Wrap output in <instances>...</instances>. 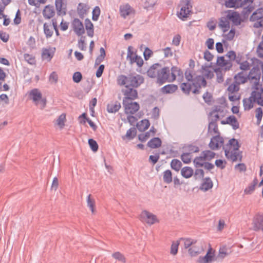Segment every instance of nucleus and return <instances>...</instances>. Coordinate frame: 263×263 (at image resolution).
Segmentation results:
<instances>
[{"mask_svg": "<svg viewBox=\"0 0 263 263\" xmlns=\"http://www.w3.org/2000/svg\"><path fill=\"white\" fill-rule=\"evenodd\" d=\"M224 141L220 135H216L213 136L209 143V147L213 150L218 149L223 144Z\"/></svg>", "mask_w": 263, "mask_h": 263, "instance_id": "nucleus-15", "label": "nucleus"}, {"mask_svg": "<svg viewBox=\"0 0 263 263\" xmlns=\"http://www.w3.org/2000/svg\"><path fill=\"white\" fill-rule=\"evenodd\" d=\"M213 186L212 181L210 179H207L202 185V187L205 190H208Z\"/></svg>", "mask_w": 263, "mask_h": 263, "instance_id": "nucleus-59", "label": "nucleus"}, {"mask_svg": "<svg viewBox=\"0 0 263 263\" xmlns=\"http://www.w3.org/2000/svg\"><path fill=\"white\" fill-rule=\"evenodd\" d=\"M88 144L91 148V149L93 152H97L98 149V145L97 142L92 139H90L88 140Z\"/></svg>", "mask_w": 263, "mask_h": 263, "instance_id": "nucleus-58", "label": "nucleus"}, {"mask_svg": "<svg viewBox=\"0 0 263 263\" xmlns=\"http://www.w3.org/2000/svg\"><path fill=\"white\" fill-rule=\"evenodd\" d=\"M143 77L139 74H130L128 77L120 75L117 78V83L120 86H125L126 88L128 87H138L143 83Z\"/></svg>", "mask_w": 263, "mask_h": 263, "instance_id": "nucleus-3", "label": "nucleus"}, {"mask_svg": "<svg viewBox=\"0 0 263 263\" xmlns=\"http://www.w3.org/2000/svg\"><path fill=\"white\" fill-rule=\"evenodd\" d=\"M150 125L149 122L148 120L144 119L140 121L137 124V127L140 131H145L149 127Z\"/></svg>", "mask_w": 263, "mask_h": 263, "instance_id": "nucleus-34", "label": "nucleus"}, {"mask_svg": "<svg viewBox=\"0 0 263 263\" xmlns=\"http://www.w3.org/2000/svg\"><path fill=\"white\" fill-rule=\"evenodd\" d=\"M226 16L229 21H231L234 24L236 25H240L242 20L239 12L229 10L227 12Z\"/></svg>", "mask_w": 263, "mask_h": 263, "instance_id": "nucleus-17", "label": "nucleus"}, {"mask_svg": "<svg viewBox=\"0 0 263 263\" xmlns=\"http://www.w3.org/2000/svg\"><path fill=\"white\" fill-rule=\"evenodd\" d=\"M217 64H218V65L221 67H224L225 66H227V65H230V67L231 66V64L227 60H226L223 57H220L218 58L217 60Z\"/></svg>", "mask_w": 263, "mask_h": 263, "instance_id": "nucleus-53", "label": "nucleus"}, {"mask_svg": "<svg viewBox=\"0 0 263 263\" xmlns=\"http://www.w3.org/2000/svg\"><path fill=\"white\" fill-rule=\"evenodd\" d=\"M223 117V115H222V112L220 111H213L211 114V121L215 122L216 123V122L218 120H222V118Z\"/></svg>", "mask_w": 263, "mask_h": 263, "instance_id": "nucleus-39", "label": "nucleus"}, {"mask_svg": "<svg viewBox=\"0 0 263 263\" xmlns=\"http://www.w3.org/2000/svg\"><path fill=\"white\" fill-rule=\"evenodd\" d=\"M162 51L165 58H170L173 55V52L170 47H166Z\"/></svg>", "mask_w": 263, "mask_h": 263, "instance_id": "nucleus-62", "label": "nucleus"}, {"mask_svg": "<svg viewBox=\"0 0 263 263\" xmlns=\"http://www.w3.org/2000/svg\"><path fill=\"white\" fill-rule=\"evenodd\" d=\"M86 203L87 206L91 211V214H95L96 213V201L91 195L89 194L87 196Z\"/></svg>", "mask_w": 263, "mask_h": 263, "instance_id": "nucleus-27", "label": "nucleus"}, {"mask_svg": "<svg viewBox=\"0 0 263 263\" xmlns=\"http://www.w3.org/2000/svg\"><path fill=\"white\" fill-rule=\"evenodd\" d=\"M29 97L33 102L41 109H43L46 105V99L42 97L41 92L38 89H33L29 92Z\"/></svg>", "mask_w": 263, "mask_h": 263, "instance_id": "nucleus-7", "label": "nucleus"}, {"mask_svg": "<svg viewBox=\"0 0 263 263\" xmlns=\"http://www.w3.org/2000/svg\"><path fill=\"white\" fill-rule=\"evenodd\" d=\"M177 86L173 84L165 85L161 88V91L163 93H172L176 91Z\"/></svg>", "mask_w": 263, "mask_h": 263, "instance_id": "nucleus-36", "label": "nucleus"}, {"mask_svg": "<svg viewBox=\"0 0 263 263\" xmlns=\"http://www.w3.org/2000/svg\"><path fill=\"white\" fill-rule=\"evenodd\" d=\"M120 13L122 17L126 18L135 14L134 9L128 4H124L120 7Z\"/></svg>", "mask_w": 263, "mask_h": 263, "instance_id": "nucleus-18", "label": "nucleus"}, {"mask_svg": "<svg viewBox=\"0 0 263 263\" xmlns=\"http://www.w3.org/2000/svg\"><path fill=\"white\" fill-rule=\"evenodd\" d=\"M241 0H227L225 2V6L227 8H241Z\"/></svg>", "mask_w": 263, "mask_h": 263, "instance_id": "nucleus-32", "label": "nucleus"}, {"mask_svg": "<svg viewBox=\"0 0 263 263\" xmlns=\"http://www.w3.org/2000/svg\"><path fill=\"white\" fill-rule=\"evenodd\" d=\"M147 145L152 148H158L161 146V141L159 138H154L148 142Z\"/></svg>", "mask_w": 263, "mask_h": 263, "instance_id": "nucleus-37", "label": "nucleus"}, {"mask_svg": "<svg viewBox=\"0 0 263 263\" xmlns=\"http://www.w3.org/2000/svg\"><path fill=\"white\" fill-rule=\"evenodd\" d=\"M253 228L255 231H263V214H258L255 215L253 220Z\"/></svg>", "mask_w": 263, "mask_h": 263, "instance_id": "nucleus-19", "label": "nucleus"}, {"mask_svg": "<svg viewBox=\"0 0 263 263\" xmlns=\"http://www.w3.org/2000/svg\"><path fill=\"white\" fill-rule=\"evenodd\" d=\"M148 77L157 79V83L162 85L166 82H172L176 79L177 76H182L183 73L181 69L173 66L170 69L168 67L162 68L159 63L152 65L147 71Z\"/></svg>", "mask_w": 263, "mask_h": 263, "instance_id": "nucleus-1", "label": "nucleus"}, {"mask_svg": "<svg viewBox=\"0 0 263 263\" xmlns=\"http://www.w3.org/2000/svg\"><path fill=\"white\" fill-rule=\"evenodd\" d=\"M206 160L204 159V156L196 157L194 161V163L197 166H203L204 163V161Z\"/></svg>", "mask_w": 263, "mask_h": 263, "instance_id": "nucleus-55", "label": "nucleus"}, {"mask_svg": "<svg viewBox=\"0 0 263 263\" xmlns=\"http://www.w3.org/2000/svg\"><path fill=\"white\" fill-rule=\"evenodd\" d=\"M124 112L126 115H132L136 114L140 108L139 104L136 102H123Z\"/></svg>", "mask_w": 263, "mask_h": 263, "instance_id": "nucleus-10", "label": "nucleus"}, {"mask_svg": "<svg viewBox=\"0 0 263 263\" xmlns=\"http://www.w3.org/2000/svg\"><path fill=\"white\" fill-rule=\"evenodd\" d=\"M72 28L74 32L79 36L83 34L85 29L83 23L78 18H75L72 23Z\"/></svg>", "mask_w": 263, "mask_h": 263, "instance_id": "nucleus-20", "label": "nucleus"}, {"mask_svg": "<svg viewBox=\"0 0 263 263\" xmlns=\"http://www.w3.org/2000/svg\"><path fill=\"white\" fill-rule=\"evenodd\" d=\"M251 97L258 104L263 106V88L259 90L253 91L251 93Z\"/></svg>", "mask_w": 263, "mask_h": 263, "instance_id": "nucleus-23", "label": "nucleus"}, {"mask_svg": "<svg viewBox=\"0 0 263 263\" xmlns=\"http://www.w3.org/2000/svg\"><path fill=\"white\" fill-rule=\"evenodd\" d=\"M185 77L186 79L192 83L195 88L193 90V92L195 94L199 93V89L201 86H205L206 83L204 78L201 76L194 78L193 71L187 69L185 72Z\"/></svg>", "mask_w": 263, "mask_h": 263, "instance_id": "nucleus-5", "label": "nucleus"}, {"mask_svg": "<svg viewBox=\"0 0 263 263\" xmlns=\"http://www.w3.org/2000/svg\"><path fill=\"white\" fill-rule=\"evenodd\" d=\"M257 180L254 179L253 182L250 184L244 190V193L246 195H249L253 193L255 189V186L257 185Z\"/></svg>", "mask_w": 263, "mask_h": 263, "instance_id": "nucleus-40", "label": "nucleus"}, {"mask_svg": "<svg viewBox=\"0 0 263 263\" xmlns=\"http://www.w3.org/2000/svg\"><path fill=\"white\" fill-rule=\"evenodd\" d=\"M181 240L184 248H189L188 252L191 256H196L203 253L204 245L201 242L191 238H183Z\"/></svg>", "mask_w": 263, "mask_h": 263, "instance_id": "nucleus-4", "label": "nucleus"}, {"mask_svg": "<svg viewBox=\"0 0 263 263\" xmlns=\"http://www.w3.org/2000/svg\"><path fill=\"white\" fill-rule=\"evenodd\" d=\"M163 180L167 183L172 181V174L170 170H166L163 173Z\"/></svg>", "mask_w": 263, "mask_h": 263, "instance_id": "nucleus-49", "label": "nucleus"}, {"mask_svg": "<svg viewBox=\"0 0 263 263\" xmlns=\"http://www.w3.org/2000/svg\"><path fill=\"white\" fill-rule=\"evenodd\" d=\"M203 155L206 160H209L214 157L215 153L210 151H206L203 152Z\"/></svg>", "mask_w": 263, "mask_h": 263, "instance_id": "nucleus-60", "label": "nucleus"}, {"mask_svg": "<svg viewBox=\"0 0 263 263\" xmlns=\"http://www.w3.org/2000/svg\"><path fill=\"white\" fill-rule=\"evenodd\" d=\"M66 122V115L62 113L54 121V126L60 130L63 129Z\"/></svg>", "mask_w": 263, "mask_h": 263, "instance_id": "nucleus-21", "label": "nucleus"}, {"mask_svg": "<svg viewBox=\"0 0 263 263\" xmlns=\"http://www.w3.org/2000/svg\"><path fill=\"white\" fill-rule=\"evenodd\" d=\"M235 83L238 85L246 83L248 80V76L243 72H239L235 77Z\"/></svg>", "mask_w": 263, "mask_h": 263, "instance_id": "nucleus-31", "label": "nucleus"}, {"mask_svg": "<svg viewBox=\"0 0 263 263\" xmlns=\"http://www.w3.org/2000/svg\"><path fill=\"white\" fill-rule=\"evenodd\" d=\"M53 28L49 24L45 23L44 25V30L47 37H50L53 34Z\"/></svg>", "mask_w": 263, "mask_h": 263, "instance_id": "nucleus-43", "label": "nucleus"}, {"mask_svg": "<svg viewBox=\"0 0 263 263\" xmlns=\"http://www.w3.org/2000/svg\"><path fill=\"white\" fill-rule=\"evenodd\" d=\"M179 242L178 241H173L171 247L170 253L173 255L177 254L178 250Z\"/></svg>", "mask_w": 263, "mask_h": 263, "instance_id": "nucleus-50", "label": "nucleus"}, {"mask_svg": "<svg viewBox=\"0 0 263 263\" xmlns=\"http://www.w3.org/2000/svg\"><path fill=\"white\" fill-rule=\"evenodd\" d=\"M208 135L209 136H216L220 135L217 124L216 122L210 121L208 127Z\"/></svg>", "mask_w": 263, "mask_h": 263, "instance_id": "nucleus-28", "label": "nucleus"}, {"mask_svg": "<svg viewBox=\"0 0 263 263\" xmlns=\"http://www.w3.org/2000/svg\"><path fill=\"white\" fill-rule=\"evenodd\" d=\"M255 113H256V118L257 120V123L259 124L261 120L262 115H263V112L262 109L260 107H258L256 108L255 110Z\"/></svg>", "mask_w": 263, "mask_h": 263, "instance_id": "nucleus-56", "label": "nucleus"}, {"mask_svg": "<svg viewBox=\"0 0 263 263\" xmlns=\"http://www.w3.org/2000/svg\"><path fill=\"white\" fill-rule=\"evenodd\" d=\"M100 55L96 59L95 64H99L101 62L103 61L105 57V51L103 47L100 48Z\"/></svg>", "mask_w": 263, "mask_h": 263, "instance_id": "nucleus-51", "label": "nucleus"}, {"mask_svg": "<svg viewBox=\"0 0 263 263\" xmlns=\"http://www.w3.org/2000/svg\"><path fill=\"white\" fill-rule=\"evenodd\" d=\"M250 82L254 85V88L257 89V86L260 78V71L258 68H253L250 71L248 76Z\"/></svg>", "mask_w": 263, "mask_h": 263, "instance_id": "nucleus-11", "label": "nucleus"}, {"mask_svg": "<svg viewBox=\"0 0 263 263\" xmlns=\"http://www.w3.org/2000/svg\"><path fill=\"white\" fill-rule=\"evenodd\" d=\"M55 14L53 6L51 5L46 6L43 10L42 14L43 17L46 20H49L52 18Z\"/></svg>", "mask_w": 263, "mask_h": 263, "instance_id": "nucleus-22", "label": "nucleus"}, {"mask_svg": "<svg viewBox=\"0 0 263 263\" xmlns=\"http://www.w3.org/2000/svg\"><path fill=\"white\" fill-rule=\"evenodd\" d=\"M138 218L142 223L148 226H151L159 222V219L157 215L146 210L141 211L138 216Z\"/></svg>", "mask_w": 263, "mask_h": 263, "instance_id": "nucleus-6", "label": "nucleus"}, {"mask_svg": "<svg viewBox=\"0 0 263 263\" xmlns=\"http://www.w3.org/2000/svg\"><path fill=\"white\" fill-rule=\"evenodd\" d=\"M24 59L29 64L33 65L35 63V57L31 54L26 53L24 55Z\"/></svg>", "mask_w": 263, "mask_h": 263, "instance_id": "nucleus-54", "label": "nucleus"}, {"mask_svg": "<svg viewBox=\"0 0 263 263\" xmlns=\"http://www.w3.org/2000/svg\"><path fill=\"white\" fill-rule=\"evenodd\" d=\"M253 98L251 96L249 98L243 100V107L245 110H250L253 107Z\"/></svg>", "mask_w": 263, "mask_h": 263, "instance_id": "nucleus-41", "label": "nucleus"}, {"mask_svg": "<svg viewBox=\"0 0 263 263\" xmlns=\"http://www.w3.org/2000/svg\"><path fill=\"white\" fill-rule=\"evenodd\" d=\"M171 166L173 170L179 171L182 166V163L177 159H173L171 161Z\"/></svg>", "mask_w": 263, "mask_h": 263, "instance_id": "nucleus-47", "label": "nucleus"}, {"mask_svg": "<svg viewBox=\"0 0 263 263\" xmlns=\"http://www.w3.org/2000/svg\"><path fill=\"white\" fill-rule=\"evenodd\" d=\"M49 82L51 83L55 84L58 80V76L55 72H52L49 78Z\"/></svg>", "mask_w": 263, "mask_h": 263, "instance_id": "nucleus-64", "label": "nucleus"}, {"mask_svg": "<svg viewBox=\"0 0 263 263\" xmlns=\"http://www.w3.org/2000/svg\"><path fill=\"white\" fill-rule=\"evenodd\" d=\"M136 131L135 128H130L128 130L126 134V137L128 139H132L135 137Z\"/></svg>", "mask_w": 263, "mask_h": 263, "instance_id": "nucleus-61", "label": "nucleus"}, {"mask_svg": "<svg viewBox=\"0 0 263 263\" xmlns=\"http://www.w3.org/2000/svg\"><path fill=\"white\" fill-rule=\"evenodd\" d=\"M89 10V7L87 4L79 3L77 7V11L80 16L86 14Z\"/></svg>", "mask_w": 263, "mask_h": 263, "instance_id": "nucleus-30", "label": "nucleus"}, {"mask_svg": "<svg viewBox=\"0 0 263 263\" xmlns=\"http://www.w3.org/2000/svg\"><path fill=\"white\" fill-rule=\"evenodd\" d=\"M55 49L54 48L43 49L42 53V59L44 60H46L47 61H50L54 55Z\"/></svg>", "mask_w": 263, "mask_h": 263, "instance_id": "nucleus-25", "label": "nucleus"}, {"mask_svg": "<svg viewBox=\"0 0 263 263\" xmlns=\"http://www.w3.org/2000/svg\"><path fill=\"white\" fill-rule=\"evenodd\" d=\"M92 20L95 21H97L98 20L99 17L101 13V10H100L99 7H98V6L95 7L92 11Z\"/></svg>", "mask_w": 263, "mask_h": 263, "instance_id": "nucleus-52", "label": "nucleus"}, {"mask_svg": "<svg viewBox=\"0 0 263 263\" xmlns=\"http://www.w3.org/2000/svg\"><path fill=\"white\" fill-rule=\"evenodd\" d=\"M239 145L237 140L230 139L228 143L223 146L226 157L233 161L241 160V155L239 151Z\"/></svg>", "mask_w": 263, "mask_h": 263, "instance_id": "nucleus-2", "label": "nucleus"}, {"mask_svg": "<svg viewBox=\"0 0 263 263\" xmlns=\"http://www.w3.org/2000/svg\"><path fill=\"white\" fill-rule=\"evenodd\" d=\"M254 0H241V8H243L242 13L243 15L249 14L255 7Z\"/></svg>", "mask_w": 263, "mask_h": 263, "instance_id": "nucleus-14", "label": "nucleus"}, {"mask_svg": "<svg viewBox=\"0 0 263 263\" xmlns=\"http://www.w3.org/2000/svg\"><path fill=\"white\" fill-rule=\"evenodd\" d=\"M85 25L87 35L92 37L94 33L93 24L89 20L86 19L85 21Z\"/></svg>", "mask_w": 263, "mask_h": 263, "instance_id": "nucleus-33", "label": "nucleus"}, {"mask_svg": "<svg viewBox=\"0 0 263 263\" xmlns=\"http://www.w3.org/2000/svg\"><path fill=\"white\" fill-rule=\"evenodd\" d=\"M230 253V250L226 246H222L219 250L217 257L223 259Z\"/></svg>", "mask_w": 263, "mask_h": 263, "instance_id": "nucleus-38", "label": "nucleus"}, {"mask_svg": "<svg viewBox=\"0 0 263 263\" xmlns=\"http://www.w3.org/2000/svg\"><path fill=\"white\" fill-rule=\"evenodd\" d=\"M55 6L58 15H65L66 14V0H55Z\"/></svg>", "mask_w": 263, "mask_h": 263, "instance_id": "nucleus-16", "label": "nucleus"}, {"mask_svg": "<svg viewBox=\"0 0 263 263\" xmlns=\"http://www.w3.org/2000/svg\"><path fill=\"white\" fill-rule=\"evenodd\" d=\"M193 173L194 171L190 167L185 166L183 167L181 170V175L185 178H190L192 176Z\"/></svg>", "mask_w": 263, "mask_h": 263, "instance_id": "nucleus-35", "label": "nucleus"}, {"mask_svg": "<svg viewBox=\"0 0 263 263\" xmlns=\"http://www.w3.org/2000/svg\"><path fill=\"white\" fill-rule=\"evenodd\" d=\"M235 33V29L232 28L229 32H223V36L226 40L231 41L234 37Z\"/></svg>", "mask_w": 263, "mask_h": 263, "instance_id": "nucleus-42", "label": "nucleus"}, {"mask_svg": "<svg viewBox=\"0 0 263 263\" xmlns=\"http://www.w3.org/2000/svg\"><path fill=\"white\" fill-rule=\"evenodd\" d=\"M239 85L237 84L236 83L231 84L227 89L228 95L238 93V91H239Z\"/></svg>", "mask_w": 263, "mask_h": 263, "instance_id": "nucleus-44", "label": "nucleus"}, {"mask_svg": "<svg viewBox=\"0 0 263 263\" xmlns=\"http://www.w3.org/2000/svg\"><path fill=\"white\" fill-rule=\"evenodd\" d=\"M250 20L254 23V27H263V9L259 8L254 11L250 16Z\"/></svg>", "mask_w": 263, "mask_h": 263, "instance_id": "nucleus-9", "label": "nucleus"}, {"mask_svg": "<svg viewBox=\"0 0 263 263\" xmlns=\"http://www.w3.org/2000/svg\"><path fill=\"white\" fill-rule=\"evenodd\" d=\"M218 26L223 32H226L229 31L230 28V24L229 20L227 16L221 17L219 19Z\"/></svg>", "mask_w": 263, "mask_h": 263, "instance_id": "nucleus-26", "label": "nucleus"}, {"mask_svg": "<svg viewBox=\"0 0 263 263\" xmlns=\"http://www.w3.org/2000/svg\"><path fill=\"white\" fill-rule=\"evenodd\" d=\"M121 108L119 102L116 101L108 104L107 106V110L109 113H115L118 111Z\"/></svg>", "mask_w": 263, "mask_h": 263, "instance_id": "nucleus-29", "label": "nucleus"}, {"mask_svg": "<svg viewBox=\"0 0 263 263\" xmlns=\"http://www.w3.org/2000/svg\"><path fill=\"white\" fill-rule=\"evenodd\" d=\"M46 2V0H28L29 5L35 8H39L41 4H44Z\"/></svg>", "mask_w": 263, "mask_h": 263, "instance_id": "nucleus-45", "label": "nucleus"}, {"mask_svg": "<svg viewBox=\"0 0 263 263\" xmlns=\"http://www.w3.org/2000/svg\"><path fill=\"white\" fill-rule=\"evenodd\" d=\"M180 87L183 92L189 94L192 90L191 82H189L187 83H183L181 84Z\"/></svg>", "mask_w": 263, "mask_h": 263, "instance_id": "nucleus-46", "label": "nucleus"}, {"mask_svg": "<svg viewBox=\"0 0 263 263\" xmlns=\"http://www.w3.org/2000/svg\"><path fill=\"white\" fill-rule=\"evenodd\" d=\"M137 55L134 53V52L132 50V47L129 46L128 48L127 55V58L130 61V63L132 60H134V58Z\"/></svg>", "mask_w": 263, "mask_h": 263, "instance_id": "nucleus-63", "label": "nucleus"}, {"mask_svg": "<svg viewBox=\"0 0 263 263\" xmlns=\"http://www.w3.org/2000/svg\"><path fill=\"white\" fill-rule=\"evenodd\" d=\"M180 9L177 12V16L180 19L184 20L190 15L192 6L191 0H181L180 4Z\"/></svg>", "mask_w": 263, "mask_h": 263, "instance_id": "nucleus-8", "label": "nucleus"}, {"mask_svg": "<svg viewBox=\"0 0 263 263\" xmlns=\"http://www.w3.org/2000/svg\"><path fill=\"white\" fill-rule=\"evenodd\" d=\"M221 124H229L231 125L234 129H236L239 127V123L234 116H230L227 118L226 120L221 121Z\"/></svg>", "mask_w": 263, "mask_h": 263, "instance_id": "nucleus-24", "label": "nucleus"}, {"mask_svg": "<svg viewBox=\"0 0 263 263\" xmlns=\"http://www.w3.org/2000/svg\"><path fill=\"white\" fill-rule=\"evenodd\" d=\"M112 256L116 260L121 261L122 263H125L126 258L124 255L119 252H115L112 254Z\"/></svg>", "mask_w": 263, "mask_h": 263, "instance_id": "nucleus-48", "label": "nucleus"}, {"mask_svg": "<svg viewBox=\"0 0 263 263\" xmlns=\"http://www.w3.org/2000/svg\"><path fill=\"white\" fill-rule=\"evenodd\" d=\"M215 250L210 247L204 256L199 257L196 260V263H212L214 260Z\"/></svg>", "mask_w": 263, "mask_h": 263, "instance_id": "nucleus-13", "label": "nucleus"}, {"mask_svg": "<svg viewBox=\"0 0 263 263\" xmlns=\"http://www.w3.org/2000/svg\"><path fill=\"white\" fill-rule=\"evenodd\" d=\"M136 63L139 67H141L143 64V60L140 56L136 55L130 62L131 64Z\"/></svg>", "mask_w": 263, "mask_h": 263, "instance_id": "nucleus-57", "label": "nucleus"}, {"mask_svg": "<svg viewBox=\"0 0 263 263\" xmlns=\"http://www.w3.org/2000/svg\"><path fill=\"white\" fill-rule=\"evenodd\" d=\"M124 95L123 102L131 101L138 98V92L136 89L129 87L122 90Z\"/></svg>", "mask_w": 263, "mask_h": 263, "instance_id": "nucleus-12", "label": "nucleus"}]
</instances>
